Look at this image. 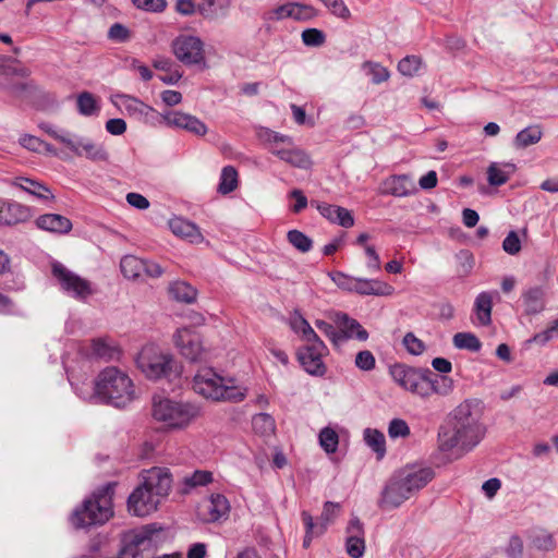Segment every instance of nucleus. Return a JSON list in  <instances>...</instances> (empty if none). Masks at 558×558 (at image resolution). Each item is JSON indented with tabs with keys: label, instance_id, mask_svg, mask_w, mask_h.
<instances>
[{
	"label": "nucleus",
	"instance_id": "1",
	"mask_svg": "<svg viewBox=\"0 0 558 558\" xmlns=\"http://www.w3.org/2000/svg\"><path fill=\"white\" fill-rule=\"evenodd\" d=\"M481 402L468 399L456 407L447 426L438 432V449L448 458L459 459L472 451L484 438Z\"/></svg>",
	"mask_w": 558,
	"mask_h": 558
},
{
	"label": "nucleus",
	"instance_id": "2",
	"mask_svg": "<svg viewBox=\"0 0 558 558\" xmlns=\"http://www.w3.org/2000/svg\"><path fill=\"white\" fill-rule=\"evenodd\" d=\"M76 395L93 403L124 408L135 399V388L129 374L116 366L99 372L93 383V391L75 386Z\"/></svg>",
	"mask_w": 558,
	"mask_h": 558
},
{
	"label": "nucleus",
	"instance_id": "3",
	"mask_svg": "<svg viewBox=\"0 0 558 558\" xmlns=\"http://www.w3.org/2000/svg\"><path fill=\"white\" fill-rule=\"evenodd\" d=\"M171 482V475L166 469L153 468L145 471L142 484L129 496V512L146 517L156 511L161 498L169 494Z\"/></svg>",
	"mask_w": 558,
	"mask_h": 558
},
{
	"label": "nucleus",
	"instance_id": "4",
	"mask_svg": "<svg viewBox=\"0 0 558 558\" xmlns=\"http://www.w3.org/2000/svg\"><path fill=\"white\" fill-rule=\"evenodd\" d=\"M202 415L203 408L196 401H184L168 397L153 398L151 417L165 430H184Z\"/></svg>",
	"mask_w": 558,
	"mask_h": 558
},
{
	"label": "nucleus",
	"instance_id": "5",
	"mask_svg": "<svg viewBox=\"0 0 558 558\" xmlns=\"http://www.w3.org/2000/svg\"><path fill=\"white\" fill-rule=\"evenodd\" d=\"M195 393L215 402H241L247 395V389L236 385L233 377H225L211 367L196 372L192 380Z\"/></svg>",
	"mask_w": 558,
	"mask_h": 558
},
{
	"label": "nucleus",
	"instance_id": "6",
	"mask_svg": "<svg viewBox=\"0 0 558 558\" xmlns=\"http://www.w3.org/2000/svg\"><path fill=\"white\" fill-rule=\"evenodd\" d=\"M114 483H108L85 499L81 507L74 509L70 517L75 529H85L107 522L113 514L112 496Z\"/></svg>",
	"mask_w": 558,
	"mask_h": 558
},
{
	"label": "nucleus",
	"instance_id": "7",
	"mask_svg": "<svg viewBox=\"0 0 558 558\" xmlns=\"http://www.w3.org/2000/svg\"><path fill=\"white\" fill-rule=\"evenodd\" d=\"M137 368L146 378L157 380L179 375V366L173 355L156 343H146L135 357Z\"/></svg>",
	"mask_w": 558,
	"mask_h": 558
},
{
	"label": "nucleus",
	"instance_id": "8",
	"mask_svg": "<svg viewBox=\"0 0 558 558\" xmlns=\"http://www.w3.org/2000/svg\"><path fill=\"white\" fill-rule=\"evenodd\" d=\"M111 102L120 111L138 122L154 128L162 124V113L134 96L116 94L111 97Z\"/></svg>",
	"mask_w": 558,
	"mask_h": 558
},
{
	"label": "nucleus",
	"instance_id": "9",
	"mask_svg": "<svg viewBox=\"0 0 558 558\" xmlns=\"http://www.w3.org/2000/svg\"><path fill=\"white\" fill-rule=\"evenodd\" d=\"M159 530L156 524H148L140 530L124 533L117 558H143L144 551L154 547L156 543L154 536Z\"/></svg>",
	"mask_w": 558,
	"mask_h": 558
},
{
	"label": "nucleus",
	"instance_id": "10",
	"mask_svg": "<svg viewBox=\"0 0 558 558\" xmlns=\"http://www.w3.org/2000/svg\"><path fill=\"white\" fill-rule=\"evenodd\" d=\"M52 275L58 280L61 290L78 301H85L95 292L90 281L68 269L61 263L52 264Z\"/></svg>",
	"mask_w": 558,
	"mask_h": 558
},
{
	"label": "nucleus",
	"instance_id": "11",
	"mask_svg": "<svg viewBox=\"0 0 558 558\" xmlns=\"http://www.w3.org/2000/svg\"><path fill=\"white\" fill-rule=\"evenodd\" d=\"M173 343L179 352L191 362L203 361L206 356L202 337L190 328L177 329L173 333Z\"/></svg>",
	"mask_w": 558,
	"mask_h": 558
},
{
	"label": "nucleus",
	"instance_id": "12",
	"mask_svg": "<svg viewBox=\"0 0 558 558\" xmlns=\"http://www.w3.org/2000/svg\"><path fill=\"white\" fill-rule=\"evenodd\" d=\"M172 49L175 57L187 65L199 64L204 62V44L192 35H180L172 43Z\"/></svg>",
	"mask_w": 558,
	"mask_h": 558
},
{
	"label": "nucleus",
	"instance_id": "13",
	"mask_svg": "<svg viewBox=\"0 0 558 558\" xmlns=\"http://www.w3.org/2000/svg\"><path fill=\"white\" fill-rule=\"evenodd\" d=\"M316 15V9L310 4L288 2L267 11L265 13V20L278 22L291 19L299 22H305L314 19Z\"/></svg>",
	"mask_w": 558,
	"mask_h": 558
},
{
	"label": "nucleus",
	"instance_id": "14",
	"mask_svg": "<svg viewBox=\"0 0 558 558\" xmlns=\"http://www.w3.org/2000/svg\"><path fill=\"white\" fill-rule=\"evenodd\" d=\"M390 375L393 381L407 391L417 396H425L424 377L425 373L403 364H395L390 367Z\"/></svg>",
	"mask_w": 558,
	"mask_h": 558
},
{
	"label": "nucleus",
	"instance_id": "15",
	"mask_svg": "<svg viewBox=\"0 0 558 558\" xmlns=\"http://www.w3.org/2000/svg\"><path fill=\"white\" fill-rule=\"evenodd\" d=\"M328 349L324 342L314 344H306L299 349L298 360L304 371L313 376H324L326 366L323 362V356L327 353Z\"/></svg>",
	"mask_w": 558,
	"mask_h": 558
},
{
	"label": "nucleus",
	"instance_id": "16",
	"mask_svg": "<svg viewBox=\"0 0 558 558\" xmlns=\"http://www.w3.org/2000/svg\"><path fill=\"white\" fill-rule=\"evenodd\" d=\"M161 117L162 124L169 128L184 130L196 136H204L208 131L207 125L202 120L183 111L168 110L165 111Z\"/></svg>",
	"mask_w": 558,
	"mask_h": 558
},
{
	"label": "nucleus",
	"instance_id": "17",
	"mask_svg": "<svg viewBox=\"0 0 558 558\" xmlns=\"http://www.w3.org/2000/svg\"><path fill=\"white\" fill-rule=\"evenodd\" d=\"M411 497L412 495L408 492L407 487L393 473L383 489L378 506L384 510L396 509Z\"/></svg>",
	"mask_w": 558,
	"mask_h": 558
},
{
	"label": "nucleus",
	"instance_id": "18",
	"mask_svg": "<svg viewBox=\"0 0 558 558\" xmlns=\"http://www.w3.org/2000/svg\"><path fill=\"white\" fill-rule=\"evenodd\" d=\"M395 474L412 496L425 487L434 477V471L430 468L407 466Z\"/></svg>",
	"mask_w": 558,
	"mask_h": 558
},
{
	"label": "nucleus",
	"instance_id": "19",
	"mask_svg": "<svg viewBox=\"0 0 558 558\" xmlns=\"http://www.w3.org/2000/svg\"><path fill=\"white\" fill-rule=\"evenodd\" d=\"M33 216L32 209L12 199L0 198V225L16 226L28 221Z\"/></svg>",
	"mask_w": 558,
	"mask_h": 558
},
{
	"label": "nucleus",
	"instance_id": "20",
	"mask_svg": "<svg viewBox=\"0 0 558 558\" xmlns=\"http://www.w3.org/2000/svg\"><path fill=\"white\" fill-rule=\"evenodd\" d=\"M11 184L27 193L34 201H37L40 204L49 205L56 199V196L49 186L34 179L16 177Z\"/></svg>",
	"mask_w": 558,
	"mask_h": 558
},
{
	"label": "nucleus",
	"instance_id": "21",
	"mask_svg": "<svg viewBox=\"0 0 558 558\" xmlns=\"http://www.w3.org/2000/svg\"><path fill=\"white\" fill-rule=\"evenodd\" d=\"M68 148L75 155L85 156L93 161H107L109 159V154L102 144H96L86 137L75 134H73Z\"/></svg>",
	"mask_w": 558,
	"mask_h": 558
},
{
	"label": "nucleus",
	"instance_id": "22",
	"mask_svg": "<svg viewBox=\"0 0 558 558\" xmlns=\"http://www.w3.org/2000/svg\"><path fill=\"white\" fill-rule=\"evenodd\" d=\"M416 185L409 174L389 175L380 186V194L395 197H407L416 193Z\"/></svg>",
	"mask_w": 558,
	"mask_h": 558
},
{
	"label": "nucleus",
	"instance_id": "23",
	"mask_svg": "<svg viewBox=\"0 0 558 558\" xmlns=\"http://www.w3.org/2000/svg\"><path fill=\"white\" fill-rule=\"evenodd\" d=\"M347 553L351 558H361L365 551L364 530L359 518L353 517L347 527Z\"/></svg>",
	"mask_w": 558,
	"mask_h": 558
},
{
	"label": "nucleus",
	"instance_id": "24",
	"mask_svg": "<svg viewBox=\"0 0 558 558\" xmlns=\"http://www.w3.org/2000/svg\"><path fill=\"white\" fill-rule=\"evenodd\" d=\"M336 324L340 329V343L353 338L359 341H366L368 339L367 330L356 319L351 318L344 313L336 315Z\"/></svg>",
	"mask_w": 558,
	"mask_h": 558
},
{
	"label": "nucleus",
	"instance_id": "25",
	"mask_svg": "<svg viewBox=\"0 0 558 558\" xmlns=\"http://www.w3.org/2000/svg\"><path fill=\"white\" fill-rule=\"evenodd\" d=\"M205 509L204 519L207 522H217L229 518L231 506L225 495L217 493L209 496Z\"/></svg>",
	"mask_w": 558,
	"mask_h": 558
},
{
	"label": "nucleus",
	"instance_id": "26",
	"mask_svg": "<svg viewBox=\"0 0 558 558\" xmlns=\"http://www.w3.org/2000/svg\"><path fill=\"white\" fill-rule=\"evenodd\" d=\"M521 301L526 315H537L545 310V290L535 286L525 289L521 294Z\"/></svg>",
	"mask_w": 558,
	"mask_h": 558
},
{
	"label": "nucleus",
	"instance_id": "27",
	"mask_svg": "<svg viewBox=\"0 0 558 558\" xmlns=\"http://www.w3.org/2000/svg\"><path fill=\"white\" fill-rule=\"evenodd\" d=\"M169 228L174 235L186 239L191 243H201L204 241L199 228L182 217L171 218L169 220Z\"/></svg>",
	"mask_w": 558,
	"mask_h": 558
},
{
	"label": "nucleus",
	"instance_id": "28",
	"mask_svg": "<svg viewBox=\"0 0 558 558\" xmlns=\"http://www.w3.org/2000/svg\"><path fill=\"white\" fill-rule=\"evenodd\" d=\"M355 293L360 295L390 296L395 288L378 279L357 278Z\"/></svg>",
	"mask_w": 558,
	"mask_h": 558
},
{
	"label": "nucleus",
	"instance_id": "29",
	"mask_svg": "<svg viewBox=\"0 0 558 558\" xmlns=\"http://www.w3.org/2000/svg\"><path fill=\"white\" fill-rule=\"evenodd\" d=\"M35 223L37 228L52 233H68L72 229L71 220L59 214H44Z\"/></svg>",
	"mask_w": 558,
	"mask_h": 558
},
{
	"label": "nucleus",
	"instance_id": "30",
	"mask_svg": "<svg viewBox=\"0 0 558 558\" xmlns=\"http://www.w3.org/2000/svg\"><path fill=\"white\" fill-rule=\"evenodd\" d=\"M517 167L512 162H492L487 168V181L492 186L506 184L514 174Z\"/></svg>",
	"mask_w": 558,
	"mask_h": 558
},
{
	"label": "nucleus",
	"instance_id": "31",
	"mask_svg": "<svg viewBox=\"0 0 558 558\" xmlns=\"http://www.w3.org/2000/svg\"><path fill=\"white\" fill-rule=\"evenodd\" d=\"M230 7V0H202L197 5V12L206 20L213 21L226 17Z\"/></svg>",
	"mask_w": 558,
	"mask_h": 558
},
{
	"label": "nucleus",
	"instance_id": "32",
	"mask_svg": "<svg viewBox=\"0 0 558 558\" xmlns=\"http://www.w3.org/2000/svg\"><path fill=\"white\" fill-rule=\"evenodd\" d=\"M278 153L280 154L279 159L292 167L308 169L312 166L310 156L303 149L294 145L292 137H290L289 145H286V150Z\"/></svg>",
	"mask_w": 558,
	"mask_h": 558
},
{
	"label": "nucleus",
	"instance_id": "33",
	"mask_svg": "<svg viewBox=\"0 0 558 558\" xmlns=\"http://www.w3.org/2000/svg\"><path fill=\"white\" fill-rule=\"evenodd\" d=\"M493 293L481 292L474 302V314L480 326H488L492 323Z\"/></svg>",
	"mask_w": 558,
	"mask_h": 558
},
{
	"label": "nucleus",
	"instance_id": "34",
	"mask_svg": "<svg viewBox=\"0 0 558 558\" xmlns=\"http://www.w3.org/2000/svg\"><path fill=\"white\" fill-rule=\"evenodd\" d=\"M424 385L423 390L426 391V395L421 396L422 398H427L433 393L447 396L453 389V380L447 376H435L432 378L425 374Z\"/></svg>",
	"mask_w": 558,
	"mask_h": 558
},
{
	"label": "nucleus",
	"instance_id": "35",
	"mask_svg": "<svg viewBox=\"0 0 558 558\" xmlns=\"http://www.w3.org/2000/svg\"><path fill=\"white\" fill-rule=\"evenodd\" d=\"M170 296L182 303L192 304L196 301L197 290L186 281L177 280L169 284Z\"/></svg>",
	"mask_w": 558,
	"mask_h": 558
},
{
	"label": "nucleus",
	"instance_id": "36",
	"mask_svg": "<svg viewBox=\"0 0 558 558\" xmlns=\"http://www.w3.org/2000/svg\"><path fill=\"white\" fill-rule=\"evenodd\" d=\"M92 355L107 361L116 360L120 355V350L114 341L107 338H98L92 341Z\"/></svg>",
	"mask_w": 558,
	"mask_h": 558
},
{
	"label": "nucleus",
	"instance_id": "37",
	"mask_svg": "<svg viewBox=\"0 0 558 558\" xmlns=\"http://www.w3.org/2000/svg\"><path fill=\"white\" fill-rule=\"evenodd\" d=\"M267 149L278 158H280V154L277 151L286 150V145H289L290 136L275 132L269 129L263 130L260 134Z\"/></svg>",
	"mask_w": 558,
	"mask_h": 558
},
{
	"label": "nucleus",
	"instance_id": "38",
	"mask_svg": "<svg viewBox=\"0 0 558 558\" xmlns=\"http://www.w3.org/2000/svg\"><path fill=\"white\" fill-rule=\"evenodd\" d=\"M120 268L123 276L128 279H137L145 269V259L133 255L124 256L120 262Z\"/></svg>",
	"mask_w": 558,
	"mask_h": 558
},
{
	"label": "nucleus",
	"instance_id": "39",
	"mask_svg": "<svg viewBox=\"0 0 558 558\" xmlns=\"http://www.w3.org/2000/svg\"><path fill=\"white\" fill-rule=\"evenodd\" d=\"M543 132L539 125H530L521 130L514 137L513 145L517 148H526L542 140Z\"/></svg>",
	"mask_w": 558,
	"mask_h": 558
},
{
	"label": "nucleus",
	"instance_id": "40",
	"mask_svg": "<svg viewBox=\"0 0 558 558\" xmlns=\"http://www.w3.org/2000/svg\"><path fill=\"white\" fill-rule=\"evenodd\" d=\"M365 444L377 454L378 459H383L386 453L385 435L374 428H366L363 433Z\"/></svg>",
	"mask_w": 558,
	"mask_h": 558
},
{
	"label": "nucleus",
	"instance_id": "41",
	"mask_svg": "<svg viewBox=\"0 0 558 558\" xmlns=\"http://www.w3.org/2000/svg\"><path fill=\"white\" fill-rule=\"evenodd\" d=\"M213 482V473L209 471L197 470L182 481V492L190 494L194 488L206 486Z\"/></svg>",
	"mask_w": 558,
	"mask_h": 558
},
{
	"label": "nucleus",
	"instance_id": "42",
	"mask_svg": "<svg viewBox=\"0 0 558 558\" xmlns=\"http://www.w3.org/2000/svg\"><path fill=\"white\" fill-rule=\"evenodd\" d=\"M76 105L80 114L85 117L98 114L100 110L97 98L89 92L78 94Z\"/></svg>",
	"mask_w": 558,
	"mask_h": 558
},
{
	"label": "nucleus",
	"instance_id": "43",
	"mask_svg": "<svg viewBox=\"0 0 558 558\" xmlns=\"http://www.w3.org/2000/svg\"><path fill=\"white\" fill-rule=\"evenodd\" d=\"M362 70L371 77L373 84H381L390 77L388 69L378 62L365 61L362 64Z\"/></svg>",
	"mask_w": 558,
	"mask_h": 558
},
{
	"label": "nucleus",
	"instance_id": "44",
	"mask_svg": "<svg viewBox=\"0 0 558 558\" xmlns=\"http://www.w3.org/2000/svg\"><path fill=\"white\" fill-rule=\"evenodd\" d=\"M238 186V171L232 166H226L221 170L218 192L229 194Z\"/></svg>",
	"mask_w": 558,
	"mask_h": 558
},
{
	"label": "nucleus",
	"instance_id": "45",
	"mask_svg": "<svg viewBox=\"0 0 558 558\" xmlns=\"http://www.w3.org/2000/svg\"><path fill=\"white\" fill-rule=\"evenodd\" d=\"M453 345L460 350L478 352L482 348L480 339L472 332H458L452 339Z\"/></svg>",
	"mask_w": 558,
	"mask_h": 558
},
{
	"label": "nucleus",
	"instance_id": "46",
	"mask_svg": "<svg viewBox=\"0 0 558 558\" xmlns=\"http://www.w3.org/2000/svg\"><path fill=\"white\" fill-rule=\"evenodd\" d=\"M288 242L299 252L307 253L313 247V240L304 232L293 229L287 233Z\"/></svg>",
	"mask_w": 558,
	"mask_h": 558
},
{
	"label": "nucleus",
	"instance_id": "47",
	"mask_svg": "<svg viewBox=\"0 0 558 558\" xmlns=\"http://www.w3.org/2000/svg\"><path fill=\"white\" fill-rule=\"evenodd\" d=\"M340 505L331 501H326L324 505L323 512L320 514V522L316 524L317 532L316 534H323L328 524L331 523L335 518L339 514Z\"/></svg>",
	"mask_w": 558,
	"mask_h": 558
},
{
	"label": "nucleus",
	"instance_id": "48",
	"mask_svg": "<svg viewBox=\"0 0 558 558\" xmlns=\"http://www.w3.org/2000/svg\"><path fill=\"white\" fill-rule=\"evenodd\" d=\"M423 61L417 56H407L398 63V71L404 76H414L418 73Z\"/></svg>",
	"mask_w": 558,
	"mask_h": 558
},
{
	"label": "nucleus",
	"instance_id": "49",
	"mask_svg": "<svg viewBox=\"0 0 558 558\" xmlns=\"http://www.w3.org/2000/svg\"><path fill=\"white\" fill-rule=\"evenodd\" d=\"M252 424L254 429L263 435L274 433L276 427L274 417L268 413L255 414L252 418Z\"/></svg>",
	"mask_w": 558,
	"mask_h": 558
},
{
	"label": "nucleus",
	"instance_id": "50",
	"mask_svg": "<svg viewBox=\"0 0 558 558\" xmlns=\"http://www.w3.org/2000/svg\"><path fill=\"white\" fill-rule=\"evenodd\" d=\"M319 444L327 453L337 451L339 437L336 430L330 427H324L319 433Z\"/></svg>",
	"mask_w": 558,
	"mask_h": 558
},
{
	"label": "nucleus",
	"instance_id": "51",
	"mask_svg": "<svg viewBox=\"0 0 558 558\" xmlns=\"http://www.w3.org/2000/svg\"><path fill=\"white\" fill-rule=\"evenodd\" d=\"M329 277L333 281V283L341 290L355 293L357 277H352L341 271L330 272Z\"/></svg>",
	"mask_w": 558,
	"mask_h": 558
},
{
	"label": "nucleus",
	"instance_id": "52",
	"mask_svg": "<svg viewBox=\"0 0 558 558\" xmlns=\"http://www.w3.org/2000/svg\"><path fill=\"white\" fill-rule=\"evenodd\" d=\"M40 129L56 141L64 144L66 147L69 146V144H71L73 133L62 129H58L49 123H41Z\"/></svg>",
	"mask_w": 558,
	"mask_h": 558
},
{
	"label": "nucleus",
	"instance_id": "53",
	"mask_svg": "<svg viewBox=\"0 0 558 558\" xmlns=\"http://www.w3.org/2000/svg\"><path fill=\"white\" fill-rule=\"evenodd\" d=\"M532 544L535 548H537L539 550H545V551H548V550H551L555 548V539H554L553 534H550L549 532L544 531V530L537 532L533 536Z\"/></svg>",
	"mask_w": 558,
	"mask_h": 558
},
{
	"label": "nucleus",
	"instance_id": "54",
	"mask_svg": "<svg viewBox=\"0 0 558 558\" xmlns=\"http://www.w3.org/2000/svg\"><path fill=\"white\" fill-rule=\"evenodd\" d=\"M302 41L308 47H319L324 45L326 40L325 34L317 28H307L302 32Z\"/></svg>",
	"mask_w": 558,
	"mask_h": 558
},
{
	"label": "nucleus",
	"instance_id": "55",
	"mask_svg": "<svg viewBox=\"0 0 558 558\" xmlns=\"http://www.w3.org/2000/svg\"><path fill=\"white\" fill-rule=\"evenodd\" d=\"M388 435L390 438H405L410 435V427L402 418H393L388 425Z\"/></svg>",
	"mask_w": 558,
	"mask_h": 558
},
{
	"label": "nucleus",
	"instance_id": "56",
	"mask_svg": "<svg viewBox=\"0 0 558 558\" xmlns=\"http://www.w3.org/2000/svg\"><path fill=\"white\" fill-rule=\"evenodd\" d=\"M301 515H302V520H303V523L305 526V536L303 539V547L308 548L313 538L316 536H319L320 534H316L317 526L314 523L313 517L307 511H303Z\"/></svg>",
	"mask_w": 558,
	"mask_h": 558
},
{
	"label": "nucleus",
	"instance_id": "57",
	"mask_svg": "<svg viewBox=\"0 0 558 558\" xmlns=\"http://www.w3.org/2000/svg\"><path fill=\"white\" fill-rule=\"evenodd\" d=\"M132 4L142 11L159 13L167 7L166 0H131Z\"/></svg>",
	"mask_w": 558,
	"mask_h": 558
},
{
	"label": "nucleus",
	"instance_id": "58",
	"mask_svg": "<svg viewBox=\"0 0 558 558\" xmlns=\"http://www.w3.org/2000/svg\"><path fill=\"white\" fill-rule=\"evenodd\" d=\"M354 363L359 369L371 372L376 366V359L369 350H363L356 354Z\"/></svg>",
	"mask_w": 558,
	"mask_h": 558
},
{
	"label": "nucleus",
	"instance_id": "59",
	"mask_svg": "<svg viewBox=\"0 0 558 558\" xmlns=\"http://www.w3.org/2000/svg\"><path fill=\"white\" fill-rule=\"evenodd\" d=\"M403 344L407 351L412 355H420L425 351L424 342L418 339L413 332H408L403 337Z\"/></svg>",
	"mask_w": 558,
	"mask_h": 558
},
{
	"label": "nucleus",
	"instance_id": "60",
	"mask_svg": "<svg viewBox=\"0 0 558 558\" xmlns=\"http://www.w3.org/2000/svg\"><path fill=\"white\" fill-rule=\"evenodd\" d=\"M325 7H327L330 12L342 19V20H348L351 15L350 13V10L348 9V7L345 5V3L343 2V0H320Z\"/></svg>",
	"mask_w": 558,
	"mask_h": 558
},
{
	"label": "nucleus",
	"instance_id": "61",
	"mask_svg": "<svg viewBox=\"0 0 558 558\" xmlns=\"http://www.w3.org/2000/svg\"><path fill=\"white\" fill-rule=\"evenodd\" d=\"M130 37L129 28L121 23L112 24L108 31V38L116 43H125Z\"/></svg>",
	"mask_w": 558,
	"mask_h": 558
},
{
	"label": "nucleus",
	"instance_id": "62",
	"mask_svg": "<svg viewBox=\"0 0 558 558\" xmlns=\"http://www.w3.org/2000/svg\"><path fill=\"white\" fill-rule=\"evenodd\" d=\"M502 250L509 255H517L521 251V241L515 231H510L504 239Z\"/></svg>",
	"mask_w": 558,
	"mask_h": 558
},
{
	"label": "nucleus",
	"instance_id": "63",
	"mask_svg": "<svg viewBox=\"0 0 558 558\" xmlns=\"http://www.w3.org/2000/svg\"><path fill=\"white\" fill-rule=\"evenodd\" d=\"M316 328L322 331L335 344H340L339 331L328 322L317 319L315 320Z\"/></svg>",
	"mask_w": 558,
	"mask_h": 558
},
{
	"label": "nucleus",
	"instance_id": "64",
	"mask_svg": "<svg viewBox=\"0 0 558 558\" xmlns=\"http://www.w3.org/2000/svg\"><path fill=\"white\" fill-rule=\"evenodd\" d=\"M506 554L510 558H521L523 555V541L519 535H512L506 547Z\"/></svg>",
	"mask_w": 558,
	"mask_h": 558
}]
</instances>
